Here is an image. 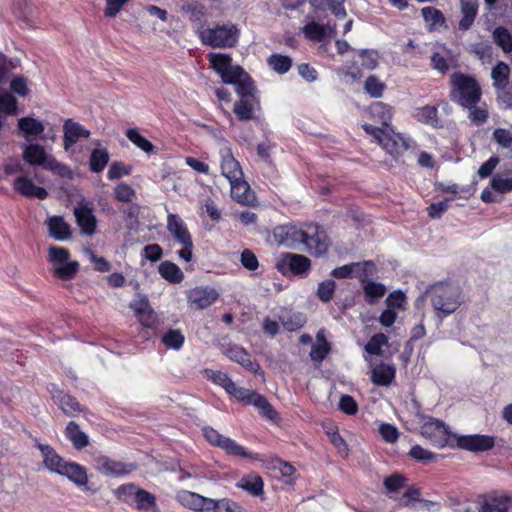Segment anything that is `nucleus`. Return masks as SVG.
I'll list each match as a JSON object with an SVG mask.
<instances>
[{"mask_svg":"<svg viewBox=\"0 0 512 512\" xmlns=\"http://www.w3.org/2000/svg\"><path fill=\"white\" fill-rule=\"evenodd\" d=\"M370 112L374 117L380 119L383 127L364 124V131L391 155H398L407 150L409 147L407 140L401 134L394 132L388 125L392 117V108L383 102H376L370 106Z\"/></svg>","mask_w":512,"mask_h":512,"instance_id":"1","label":"nucleus"},{"mask_svg":"<svg viewBox=\"0 0 512 512\" xmlns=\"http://www.w3.org/2000/svg\"><path fill=\"white\" fill-rule=\"evenodd\" d=\"M209 61L212 68L221 76L226 84H233L236 92L242 97L253 95V82L247 72L239 65L233 66L230 56L222 53H210Z\"/></svg>","mask_w":512,"mask_h":512,"instance_id":"2","label":"nucleus"},{"mask_svg":"<svg viewBox=\"0 0 512 512\" xmlns=\"http://www.w3.org/2000/svg\"><path fill=\"white\" fill-rule=\"evenodd\" d=\"M426 294L434 310L443 316L454 313L464 303L462 289L454 283H436L426 291Z\"/></svg>","mask_w":512,"mask_h":512,"instance_id":"3","label":"nucleus"},{"mask_svg":"<svg viewBox=\"0 0 512 512\" xmlns=\"http://www.w3.org/2000/svg\"><path fill=\"white\" fill-rule=\"evenodd\" d=\"M176 500L185 508L196 512H245L236 502L223 498L215 500L188 490H180Z\"/></svg>","mask_w":512,"mask_h":512,"instance_id":"4","label":"nucleus"},{"mask_svg":"<svg viewBox=\"0 0 512 512\" xmlns=\"http://www.w3.org/2000/svg\"><path fill=\"white\" fill-rule=\"evenodd\" d=\"M451 99L462 107H471L481 101L482 90L478 81L471 75L453 73L450 76Z\"/></svg>","mask_w":512,"mask_h":512,"instance_id":"5","label":"nucleus"},{"mask_svg":"<svg viewBox=\"0 0 512 512\" xmlns=\"http://www.w3.org/2000/svg\"><path fill=\"white\" fill-rule=\"evenodd\" d=\"M199 37L204 45L213 48H232L238 43L240 30L232 22L216 23L212 27L201 28Z\"/></svg>","mask_w":512,"mask_h":512,"instance_id":"6","label":"nucleus"},{"mask_svg":"<svg viewBox=\"0 0 512 512\" xmlns=\"http://www.w3.org/2000/svg\"><path fill=\"white\" fill-rule=\"evenodd\" d=\"M115 494L117 498L143 512H156L158 510L154 494L129 483L119 486Z\"/></svg>","mask_w":512,"mask_h":512,"instance_id":"7","label":"nucleus"},{"mask_svg":"<svg viewBox=\"0 0 512 512\" xmlns=\"http://www.w3.org/2000/svg\"><path fill=\"white\" fill-rule=\"evenodd\" d=\"M167 230L173 239L182 246V249L178 251L179 257L186 262L191 261L193 241L183 220L175 214H169L167 217Z\"/></svg>","mask_w":512,"mask_h":512,"instance_id":"8","label":"nucleus"},{"mask_svg":"<svg viewBox=\"0 0 512 512\" xmlns=\"http://www.w3.org/2000/svg\"><path fill=\"white\" fill-rule=\"evenodd\" d=\"M69 256V251L63 247H49V260L58 266L54 269V274L61 280L72 279L79 270V263L77 261L68 262Z\"/></svg>","mask_w":512,"mask_h":512,"instance_id":"9","label":"nucleus"},{"mask_svg":"<svg viewBox=\"0 0 512 512\" xmlns=\"http://www.w3.org/2000/svg\"><path fill=\"white\" fill-rule=\"evenodd\" d=\"M421 435L428 439L435 447L443 448L446 445L454 447L449 442V439L453 438L454 434H451L448 427L438 419L429 418L421 427Z\"/></svg>","mask_w":512,"mask_h":512,"instance_id":"10","label":"nucleus"},{"mask_svg":"<svg viewBox=\"0 0 512 512\" xmlns=\"http://www.w3.org/2000/svg\"><path fill=\"white\" fill-rule=\"evenodd\" d=\"M276 268L283 275L291 273L293 275L303 276L310 270L311 261L304 255L287 252L280 255L276 263Z\"/></svg>","mask_w":512,"mask_h":512,"instance_id":"11","label":"nucleus"},{"mask_svg":"<svg viewBox=\"0 0 512 512\" xmlns=\"http://www.w3.org/2000/svg\"><path fill=\"white\" fill-rule=\"evenodd\" d=\"M456 447L470 452H484L494 447V437L488 435H453Z\"/></svg>","mask_w":512,"mask_h":512,"instance_id":"12","label":"nucleus"},{"mask_svg":"<svg viewBox=\"0 0 512 512\" xmlns=\"http://www.w3.org/2000/svg\"><path fill=\"white\" fill-rule=\"evenodd\" d=\"M274 236L278 242L291 249H301L306 240V231L296 226H280L274 230Z\"/></svg>","mask_w":512,"mask_h":512,"instance_id":"13","label":"nucleus"},{"mask_svg":"<svg viewBox=\"0 0 512 512\" xmlns=\"http://www.w3.org/2000/svg\"><path fill=\"white\" fill-rule=\"evenodd\" d=\"M309 231H306V240L303 242L301 251H307L315 256H321L326 253L328 249L327 235L318 226H309Z\"/></svg>","mask_w":512,"mask_h":512,"instance_id":"14","label":"nucleus"},{"mask_svg":"<svg viewBox=\"0 0 512 512\" xmlns=\"http://www.w3.org/2000/svg\"><path fill=\"white\" fill-rule=\"evenodd\" d=\"M219 297L218 292L211 287H196L189 291L188 303L195 309H204L213 304Z\"/></svg>","mask_w":512,"mask_h":512,"instance_id":"15","label":"nucleus"},{"mask_svg":"<svg viewBox=\"0 0 512 512\" xmlns=\"http://www.w3.org/2000/svg\"><path fill=\"white\" fill-rule=\"evenodd\" d=\"M74 216L83 234L91 236L95 233L97 221L92 207L86 202H81L74 208Z\"/></svg>","mask_w":512,"mask_h":512,"instance_id":"16","label":"nucleus"},{"mask_svg":"<svg viewBox=\"0 0 512 512\" xmlns=\"http://www.w3.org/2000/svg\"><path fill=\"white\" fill-rule=\"evenodd\" d=\"M13 187L15 191L26 198H37L44 200L48 196V192L45 188L36 186L33 181L25 175L18 176L13 181Z\"/></svg>","mask_w":512,"mask_h":512,"instance_id":"17","label":"nucleus"},{"mask_svg":"<svg viewBox=\"0 0 512 512\" xmlns=\"http://www.w3.org/2000/svg\"><path fill=\"white\" fill-rule=\"evenodd\" d=\"M221 155V173L228 180H239L243 177V172L239 162L233 157L229 148H223L220 151Z\"/></svg>","mask_w":512,"mask_h":512,"instance_id":"18","label":"nucleus"},{"mask_svg":"<svg viewBox=\"0 0 512 512\" xmlns=\"http://www.w3.org/2000/svg\"><path fill=\"white\" fill-rule=\"evenodd\" d=\"M34 445L39 449L44 467L50 472L57 473L62 468L65 460L56 452V450L48 445L42 444L37 438L34 439Z\"/></svg>","mask_w":512,"mask_h":512,"instance_id":"19","label":"nucleus"},{"mask_svg":"<svg viewBox=\"0 0 512 512\" xmlns=\"http://www.w3.org/2000/svg\"><path fill=\"white\" fill-rule=\"evenodd\" d=\"M64 149L68 151L80 138H88L90 131L84 128L80 123L72 119L65 121L63 125Z\"/></svg>","mask_w":512,"mask_h":512,"instance_id":"20","label":"nucleus"},{"mask_svg":"<svg viewBox=\"0 0 512 512\" xmlns=\"http://www.w3.org/2000/svg\"><path fill=\"white\" fill-rule=\"evenodd\" d=\"M95 461L97 470L106 475L121 476L134 470L133 465H126L105 456H100Z\"/></svg>","mask_w":512,"mask_h":512,"instance_id":"21","label":"nucleus"},{"mask_svg":"<svg viewBox=\"0 0 512 512\" xmlns=\"http://www.w3.org/2000/svg\"><path fill=\"white\" fill-rule=\"evenodd\" d=\"M512 507V498L507 495H490L484 498L478 512H508Z\"/></svg>","mask_w":512,"mask_h":512,"instance_id":"22","label":"nucleus"},{"mask_svg":"<svg viewBox=\"0 0 512 512\" xmlns=\"http://www.w3.org/2000/svg\"><path fill=\"white\" fill-rule=\"evenodd\" d=\"M51 157V155L46 153L44 147L39 144H29L25 146L23 151L24 161L31 166H42L44 169Z\"/></svg>","mask_w":512,"mask_h":512,"instance_id":"23","label":"nucleus"},{"mask_svg":"<svg viewBox=\"0 0 512 512\" xmlns=\"http://www.w3.org/2000/svg\"><path fill=\"white\" fill-rule=\"evenodd\" d=\"M231 187V196L237 202L244 205H251L255 201V195L251 191L249 184L242 178L229 181Z\"/></svg>","mask_w":512,"mask_h":512,"instance_id":"24","label":"nucleus"},{"mask_svg":"<svg viewBox=\"0 0 512 512\" xmlns=\"http://www.w3.org/2000/svg\"><path fill=\"white\" fill-rule=\"evenodd\" d=\"M58 474L67 477L78 486H85L88 483L86 469L74 462L65 461Z\"/></svg>","mask_w":512,"mask_h":512,"instance_id":"25","label":"nucleus"},{"mask_svg":"<svg viewBox=\"0 0 512 512\" xmlns=\"http://www.w3.org/2000/svg\"><path fill=\"white\" fill-rule=\"evenodd\" d=\"M50 235L58 240L65 241L71 237L70 225L60 216H53L47 220Z\"/></svg>","mask_w":512,"mask_h":512,"instance_id":"26","label":"nucleus"},{"mask_svg":"<svg viewBox=\"0 0 512 512\" xmlns=\"http://www.w3.org/2000/svg\"><path fill=\"white\" fill-rule=\"evenodd\" d=\"M395 372L394 366L381 363L372 368L371 380L376 385L389 386L395 378Z\"/></svg>","mask_w":512,"mask_h":512,"instance_id":"27","label":"nucleus"},{"mask_svg":"<svg viewBox=\"0 0 512 512\" xmlns=\"http://www.w3.org/2000/svg\"><path fill=\"white\" fill-rule=\"evenodd\" d=\"M64 434L77 450H81L89 444L87 434L80 429L75 421H70L67 424Z\"/></svg>","mask_w":512,"mask_h":512,"instance_id":"28","label":"nucleus"},{"mask_svg":"<svg viewBox=\"0 0 512 512\" xmlns=\"http://www.w3.org/2000/svg\"><path fill=\"white\" fill-rule=\"evenodd\" d=\"M226 355L229 359L239 363L244 368L252 372H257L259 365L252 361L251 356L239 346H231L227 349Z\"/></svg>","mask_w":512,"mask_h":512,"instance_id":"29","label":"nucleus"},{"mask_svg":"<svg viewBox=\"0 0 512 512\" xmlns=\"http://www.w3.org/2000/svg\"><path fill=\"white\" fill-rule=\"evenodd\" d=\"M462 18L459 22V29L466 31L472 26L478 11V0H460Z\"/></svg>","mask_w":512,"mask_h":512,"instance_id":"30","label":"nucleus"},{"mask_svg":"<svg viewBox=\"0 0 512 512\" xmlns=\"http://www.w3.org/2000/svg\"><path fill=\"white\" fill-rule=\"evenodd\" d=\"M52 397L61 410L68 416H74L82 410L81 405L75 398L62 391H58L56 394H53Z\"/></svg>","mask_w":512,"mask_h":512,"instance_id":"31","label":"nucleus"},{"mask_svg":"<svg viewBox=\"0 0 512 512\" xmlns=\"http://www.w3.org/2000/svg\"><path fill=\"white\" fill-rule=\"evenodd\" d=\"M491 188L498 193L504 194L512 190V168L505 169L493 175Z\"/></svg>","mask_w":512,"mask_h":512,"instance_id":"32","label":"nucleus"},{"mask_svg":"<svg viewBox=\"0 0 512 512\" xmlns=\"http://www.w3.org/2000/svg\"><path fill=\"white\" fill-rule=\"evenodd\" d=\"M510 68L504 62H498L491 71L493 86L496 90H504L509 83Z\"/></svg>","mask_w":512,"mask_h":512,"instance_id":"33","label":"nucleus"},{"mask_svg":"<svg viewBox=\"0 0 512 512\" xmlns=\"http://www.w3.org/2000/svg\"><path fill=\"white\" fill-rule=\"evenodd\" d=\"M159 274L170 283H180L184 274L181 269L173 262L164 261L158 267Z\"/></svg>","mask_w":512,"mask_h":512,"instance_id":"34","label":"nucleus"},{"mask_svg":"<svg viewBox=\"0 0 512 512\" xmlns=\"http://www.w3.org/2000/svg\"><path fill=\"white\" fill-rule=\"evenodd\" d=\"M421 13L429 30H437L445 25L446 20L444 15L436 8L424 7L422 8Z\"/></svg>","mask_w":512,"mask_h":512,"instance_id":"35","label":"nucleus"},{"mask_svg":"<svg viewBox=\"0 0 512 512\" xmlns=\"http://www.w3.org/2000/svg\"><path fill=\"white\" fill-rule=\"evenodd\" d=\"M263 486L262 478L253 474L243 477L237 483V487L247 491L253 496L261 495L263 493Z\"/></svg>","mask_w":512,"mask_h":512,"instance_id":"36","label":"nucleus"},{"mask_svg":"<svg viewBox=\"0 0 512 512\" xmlns=\"http://www.w3.org/2000/svg\"><path fill=\"white\" fill-rule=\"evenodd\" d=\"M248 404L260 409L262 414L269 420H275L278 416V413L268 402V400L263 395L257 393L256 391H254L253 394L251 395Z\"/></svg>","mask_w":512,"mask_h":512,"instance_id":"37","label":"nucleus"},{"mask_svg":"<svg viewBox=\"0 0 512 512\" xmlns=\"http://www.w3.org/2000/svg\"><path fill=\"white\" fill-rule=\"evenodd\" d=\"M376 274V266L373 261L355 262L353 277L358 278L362 285Z\"/></svg>","mask_w":512,"mask_h":512,"instance_id":"38","label":"nucleus"},{"mask_svg":"<svg viewBox=\"0 0 512 512\" xmlns=\"http://www.w3.org/2000/svg\"><path fill=\"white\" fill-rule=\"evenodd\" d=\"M109 162V153L105 148H96L92 150L89 166L94 173H100Z\"/></svg>","mask_w":512,"mask_h":512,"instance_id":"39","label":"nucleus"},{"mask_svg":"<svg viewBox=\"0 0 512 512\" xmlns=\"http://www.w3.org/2000/svg\"><path fill=\"white\" fill-rule=\"evenodd\" d=\"M493 41L504 53L512 52V33L505 27L499 26L494 29Z\"/></svg>","mask_w":512,"mask_h":512,"instance_id":"40","label":"nucleus"},{"mask_svg":"<svg viewBox=\"0 0 512 512\" xmlns=\"http://www.w3.org/2000/svg\"><path fill=\"white\" fill-rule=\"evenodd\" d=\"M19 130L26 135H40L44 132L45 127L42 122L32 117H23L18 120Z\"/></svg>","mask_w":512,"mask_h":512,"instance_id":"41","label":"nucleus"},{"mask_svg":"<svg viewBox=\"0 0 512 512\" xmlns=\"http://www.w3.org/2000/svg\"><path fill=\"white\" fill-rule=\"evenodd\" d=\"M204 374L208 380L224 388L227 393H229L231 389H234V382L228 377L226 373L212 369H206Z\"/></svg>","mask_w":512,"mask_h":512,"instance_id":"42","label":"nucleus"},{"mask_svg":"<svg viewBox=\"0 0 512 512\" xmlns=\"http://www.w3.org/2000/svg\"><path fill=\"white\" fill-rule=\"evenodd\" d=\"M366 295V300L369 303H374L386 293V287L378 282H374L371 279L362 285Z\"/></svg>","mask_w":512,"mask_h":512,"instance_id":"43","label":"nucleus"},{"mask_svg":"<svg viewBox=\"0 0 512 512\" xmlns=\"http://www.w3.org/2000/svg\"><path fill=\"white\" fill-rule=\"evenodd\" d=\"M268 65L278 74H284L292 66V59L289 56L273 54L267 60Z\"/></svg>","mask_w":512,"mask_h":512,"instance_id":"44","label":"nucleus"},{"mask_svg":"<svg viewBox=\"0 0 512 512\" xmlns=\"http://www.w3.org/2000/svg\"><path fill=\"white\" fill-rule=\"evenodd\" d=\"M388 344V338L383 333L375 334L365 345V351L371 355L381 356L383 354L382 347Z\"/></svg>","mask_w":512,"mask_h":512,"instance_id":"45","label":"nucleus"},{"mask_svg":"<svg viewBox=\"0 0 512 512\" xmlns=\"http://www.w3.org/2000/svg\"><path fill=\"white\" fill-rule=\"evenodd\" d=\"M126 137L139 149L146 153H151L154 150V145L145 137L139 134L137 129L131 128L126 131Z\"/></svg>","mask_w":512,"mask_h":512,"instance_id":"46","label":"nucleus"},{"mask_svg":"<svg viewBox=\"0 0 512 512\" xmlns=\"http://www.w3.org/2000/svg\"><path fill=\"white\" fill-rule=\"evenodd\" d=\"M465 108L469 110L468 118L474 124L482 125L487 121L488 111L485 103H482L481 105L473 104V106Z\"/></svg>","mask_w":512,"mask_h":512,"instance_id":"47","label":"nucleus"},{"mask_svg":"<svg viewBox=\"0 0 512 512\" xmlns=\"http://www.w3.org/2000/svg\"><path fill=\"white\" fill-rule=\"evenodd\" d=\"M181 12L192 22L200 23L204 18V8L200 4L185 3L181 7Z\"/></svg>","mask_w":512,"mask_h":512,"instance_id":"48","label":"nucleus"},{"mask_svg":"<svg viewBox=\"0 0 512 512\" xmlns=\"http://www.w3.org/2000/svg\"><path fill=\"white\" fill-rule=\"evenodd\" d=\"M162 342L168 348L180 349L184 343V336L180 330L170 329L162 337Z\"/></svg>","mask_w":512,"mask_h":512,"instance_id":"49","label":"nucleus"},{"mask_svg":"<svg viewBox=\"0 0 512 512\" xmlns=\"http://www.w3.org/2000/svg\"><path fill=\"white\" fill-rule=\"evenodd\" d=\"M220 448H222L228 454L233 455V456H237V457H241V458H248V457H250V454L248 452H246L244 447H242L241 445L237 444L234 440H232L230 438H226L225 437V439L222 442Z\"/></svg>","mask_w":512,"mask_h":512,"instance_id":"50","label":"nucleus"},{"mask_svg":"<svg viewBox=\"0 0 512 512\" xmlns=\"http://www.w3.org/2000/svg\"><path fill=\"white\" fill-rule=\"evenodd\" d=\"M114 195L118 201L129 203L135 198L136 192L130 185L120 183L115 187Z\"/></svg>","mask_w":512,"mask_h":512,"instance_id":"51","label":"nucleus"},{"mask_svg":"<svg viewBox=\"0 0 512 512\" xmlns=\"http://www.w3.org/2000/svg\"><path fill=\"white\" fill-rule=\"evenodd\" d=\"M336 284L333 280H325L318 285L317 296L323 302H329L334 295Z\"/></svg>","mask_w":512,"mask_h":512,"instance_id":"52","label":"nucleus"},{"mask_svg":"<svg viewBox=\"0 0 512 512\" xmlns=\"http://www.w3.org/2000/svg\"><path fill=\"white\" fill-rule=\"evenodd\" d=\"M45 170L51 171L63 178H72V172L70 168L62 163H59L53 156L47 162Z\"/></svg>","mask_w":512,"mask_h":512,"instance_id":"53","label":"nucleus"},{"mask_svg":"<svg viewBox=\"0 0 512 512\" xmlns=\"http://www.w3.org/2000/svg\"><path fill=\"white\" fill-rule=\"evenodd\" d=\"M17 110V100L10 93L0 94V111L6 114H14Z\"/></svg>","mask_w":512,"mask_h":512,"instance_id":"54","label":"nucleus"},{"mask_svg":"<svg viewBox=\"0 0 512 512\" xmlns=\"http://www.w3.org/2000/svg\"><path fill=\"white\" fill-rule=\"evenodd\" d=\"M416 116L419 121L434 125L437 121V109L434 106H424L418 109Z\"/></svg>","mask_w":512,"mask_h":512,"instance_id":"55","label":"nucleus"},{"mask_svg":"<svg viewBox=\"0 0 512 512\" xmlns=\"http://www.w3.org/2000/svg\"><path fill=\"white\" fill-rule=\"evenodd\" d=\"M384 87V84L375 76H369L364 85L366 92L372 97H380Z\"/></svg>","mask_w":512,"mask_h":512,"instance_id":"56","label":"nucleus"},{"mask_svg":"<svg viewBox=\"0 0 512 512\" xmlns=\"http://www.w3.org/2000/svg\"><path fill=\"white\" fill-rule=\"evenodd\" d=\"M339 409L348 415H355L358 412V404L354 398L350 395L343 394L340 397Z\"/></svg>","mask_w":512,"mask_h":512,"instance_id":"57","label":"nucleus"},{"mask_svg":"<svg viewBox=\"0 0 512 512\" xmlns=\"http://www.w3.org/2000/svg\"><path fill=\"white\" fill-rule=\"evenodd\" d=\"M234 113L240 120H250L253 117L252 105L248 100L242 99L235 104Z\"/></svg>","mask_w":512,"mask_h":512,"instance_id":"58","label":"nucleus"},{"mask_svg":"<svg viewBox=\"0 0 512 512\" xmlns=\"http://www.w3.org/2000/svg\"><path fill=\"white\" fill-rule=\"evenodd\" d=\"M303 32L308 38L315 41H321L325 36V30L323 26L315 22H311L305 25Z\"/></svg>","mask_w":512,"mask_h":512,"instance_id":"59","label":"nucleus"},{"mask_svg":"<svg viewBox=\"0 0 512 512\" xmlns=\"http://www.w3.org/2000/svg\"><path fill=\"white\" fill-rule=\"evenodd\" d=\"M330 351L329 343L323 339L322 343L312 346L310 357L315 362H322Z\"/></svg>","mask_w":512,"mask_h":512,"instance_id":"60","label":"nucleus"},{"mask_svg":"<svg viewBox=\"0 0 512 512\" xmlns=\"http://www.w3.org/2000/svg\"><path fill=\"white\" fill-rule=\"evenodd\" d=\"M131 173V167H126L122 162H114L109 167L107 176L110 180L119 179Z\"/></svg>","mask_w":512,"mask_h":512,"instance_id":"61","label":"nucleus"},{"mask_svg":"<svg viewBox=\"0 0 512 512\" xmlns=\"http://www.w3.org/2000/svg\"><path fill=\"white\" fill-rule=\"evenodd\" d=\"M493 138L503 148H510L512 146V133L507 129H496L493 132Z\"/></svg>","mask_w":512,"mask_h":512,"instance_id":"62","label":"nucleus"},{"mask_svg":"<svg viewBox=\"0 0 512 512\" xmlns=\"http://www.w3.org/2000/svg\"><path fill=\"white\" fill-rule=\"evenodd\" d=\"M451 200L452 198H447L444 201L432 203L428 208V215L433 219L440 218L448 210Z\"/></svg>","mask_w":512,"mask_h":512,"instance_id":"63","label":"nucleus"},{"mask_svg":"<svg viewBox=\"0 0 512 512\" xmlns=\"http://www.w3.org/2000/svg\"><path fill=\"white\" fill-rule=\"evenodd\" d=\"M240 261L243 267L250 271L256 270L259 266V262L256 255L251 250L248 249H245L241 253Z\"/></svg>","mask_w":512,"mask_h":512,"instance_id":"64","label":"nucleus"}]
</instances>
